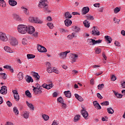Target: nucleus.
<instances>
[{"label": "nucleus", "mask_w": 125, "mask_h": 125, "mask_svg": "<svg viewBox=\"0 0 125 125\" xmlns=\"http://www.w3.org/2000/svg\"><path fill=\"white\" fill-rule=\"evenodd\" d=\"M98 89L101 90L103 88H104V83L100 84L98 85Z\"/></svg>", "instance_id": "4c0bfd02"}, {"label": "nucleus", "mask_w": 125, "mask_h": 125, "mask_svg": "<svg viewBox=\"0 0 125 125\" xmlns=\"http://www.w3.org/2000/svg\"><path fill=\"white\" fill-rule=\"evenodd\" d=\"M37 49L39 52H46L47 51V50L45 47L41 45H38V48Z\"/></svg>", "instance_id": "9d476101"}, {"label": "nucleus", "mask_w": 125, "mask_h": 125, "mask_svg": "<svg viewBox=\"0 0 125 125\" xmlns=\"http://www.w3.org/2000/svg\"><path fill=\"white\" fill-rule=\"evenodd\" d=\"M0 75L3 76V79H4V80L6 79V74H5V73H0Z\"/></svg>", "instance_id": "5fc2aeb1"}, {"label": "nucleus", "mask_w": 125, "mask_h": 125, "mask_svg": "<svg viewBox=\"0 0 125 125\" xmlns=\"http://www.w3.org/2000/svg\"><path fill=\"white\" fill-rule=\"evenodd\" d=\"M27 40L26 39H23L22 40V44H24V45L27 44Z\"/></svg>", "instance_id": "09e8293b"}, {"label": "nucleus", "mask_w": 125, "mask_h": 125, "mask_svg": "<svg viewBox=\"0 0 125 125\" xmlns=\"http://www.w3.org/2000/svg\"><path fill=\"white\" fill-rule=\"evenodd\" d=\"M111 80L112 81H116V80H117V78L116 77V76H115V75H112V77H111Z\"/></svg>", "instance_id": "bf43d9fd"}, {"label": "nucleus", "mask_w": 125, "mask_h": 125, "mask_svg": "<svg viewBox=\"0 0 125 125\" xmlns=\"http://www.w3.org/2000/svg\"><path fill=\"white\" fill-rule=\"evenodd\" d=\"M47 25L50 28V29H53V23L48 22Z\"/></svg>", "instance_id": "c03bdc74"}, {"label": "nucleus", "mask_w": 125, "mask_h": 125, "mask_svg": "<svg viewBox=\"0 0 125 125\" xmlns=\"http://www.w3.org/2000/svg\"><path fill=\"white\" fill-rule=\"evenodd\" d=\"M97 96L98 98H99V99H103V97H102V96H101V95L99 93H98L97 94Z\"/></svg>", "instance_id": "3c124183"}, {"label": "nucleus", "mask_w": 125, "mask_h": 125, "mask_svg": "<svg viewBox=\"0 0 125 125\" xmlns=\"http://www.w3.org/2000/svg\"><path fill=\"white\" fill-rule=\"evenodd\" d=\"M68 53H70V51H66L62 53H61L59 55L61 59H64V58H66L67 57V54Z\"/></svg>", "instance_id": "9b49d317"}, {"label": "nucleus", "mask_w": 125, "mask_h": 125, "mask_svg": "<svg viewBox=\"0 0 125 125\" xmlns=\"http://www.w3.org/2000/svg\"><path fill=\"white\" fill-rule=\"evenodd\" d=\"M115 95L117 96V98H122L123 97V95L121 94H119V93H117L115 92V91H113Z\"/></svg>", "instance_id": "7c9ffc66"}, {"label": "nucleus", "mask_w": 125, "mask_h": 125, "mask_svg": "<svg viewBox=\"0 0 125 125\" xmlns=\"http://www.w3.org/2000/svg\"><path fill=\"white\" fill-rule=\"evenodd\" d=\"M13 111L14 112L16 115H18L19 114V111H18V109L16 106H14L13 108Z\"/></svg>", "instance_id": "c9c22d12"}, {"label": "nucleus", "mask_w": 125, "mask_h": 125, "mask_svg": "<svg viewBox=\"0 0 125 125\" xmlns=\"http://www.w3.org/2000/svg\"><path fill=\"white\" fill-rule=\"evenodd\" d=\"M11 66L9 65H4L3 66V68H4V69H9V70L11 68Z\"/></svg>", "instance_id": "680f3d73"}, {"label": "nucleus", "mask_w": 125, "mask_h": 125, "mask_svg": "<svg viewBox=\"0 0 125 125\" xmlns=\"http://www.w3.org/2000/svg\"><path fill=\"white\" fill-rule=\"evenodd\" d=\"M29 21L31 23H37V24H42L43 23L42 21L39 19L37 17H30L29 18Z\"/></svg>", "instance_id": "7ed1b4c3"}, {"label": "nucleus", "mask_w": 125, "mask_h": 125, "mask_svg": "<svg viewBox=\"0 0 125 125\" xmlns=\"http://www.w3.org/2000/svg\"><path fill=\"white\" fill-rule=\"evenodd\" d=\"M80 118H81V116H80V115H76L75 117H74V122H78V121H79V120H80Z\"/></svg>", "instance_id": "ea45409f"}, {"label": "nucleus", "mask_w": 125, "mask_h": 125, "mask_svg": "<svg viewBox=\"0 0 125 125\" xmlns=\"http://www.w3.org/2000/svg\"><path fill=\"white\" fill-rule=\"evenodd\" d=\"M101 104L102 106H108V105H109V102L105 101L102 103Z\"/></svg>", "instance_id": "58836bf2"}, {"label": "nucleus", "mask_w": 125, "mask_h": 125, "mask_svg": "<svg viewBox=\"0 0 125 125\" xmlns=\"http://www.w3.org/2000/svg\"><path fill=\"white\" fill-rule=\"evenodd\" d=\"M113 21L114 23H118V24H119V23H120V21H121V20H119L117 19L116 18H114L113 19Z\"/></svg>", "instance_id": "de8ad7c7"}, {"label": "nucleus", "mask_w": 125, "mask_h": 125, "mask_svg": "<svg viewBox=\"0 0 125 125\" xmlns=\"http://www.w3.org/2000/svg\"><path fill=\"white\" fill-rule=\"evenodd\" d=\"M64 17L66 19L68 18V19H70V18L72 17V15H71V13L69 12H66L64 14Z\"/></svg>", "instance_id": "393cba45"}, {"label": "nucleus", "mask_w": 125, "mask_h": 125, "mask_svg": "<svg viewBox=\"0 0 125 125\" xmlns=\"http://www.w3.org/2000/svg\"><path fill=\"white\" fill-rule=\"evenodd\" d=\"M64 94L65 95L66 97H67V98H71V96H72L71 91H64Z\"/></svg>", "instance_id": "412c9836"}, {"label": "nucleus", "mask_w": 125, "mask_h": 125, "mask_svg": "<svg viewBox=\"0 0 125 125\" xmlns=\"http://www.w3.org/2000/svg\"><path fill=\"white\" fill-rule=\"evenodd\" d=\"M4 50L6 51V52H9L10 53H12L13 51H12V50H11V48L8 46H5L4 47Z\"/></svg>", "instance_id": "4be33fe9"}, {"label": "nucleus", "mask_w": 125, "mask_h": 125, "mask_svg": "<svg viewBox=\"0 0 125 125\" xmlns=\"http://www.w3.org/2000/svg\"><path fill=\"white\" fill-rule=\"evenodd\" d=\"M81 113L82 114V115L83 116V118L85 119V120H87L88 119V113L85 111L84 110L82 109L81 111Z\"/></svg>", "instance_id": "2eb2a0df"}, {"label": "nucleus", "mask_w": 125, "mask_h": 125, "mask_svg": "<svg viewBox=\"0 0 125 125\" xmlns=\"http://www.w3.org/2000/svg\"><path fill=\"white\" fill-rule=\"evenodd\" d=\"M88 12H89V8L88 7H83L82 11V14L83 15H84L86 14V13H88Z\"/></svg>", "instance_id": "4468645a"}, {"label": "nucleus", "mask_w": 125, "mask_h": 125, "mask_svg": "<svg viewBox=\"0 0 125 125\" xmlns=\"http://www.w3.org/2000/svg\"><path fill=\"white\" fill-rule=\"evenodd\" d=\"M58 101L60 103L62 104L63 102H64V101L63 100V98H62V97H60L57 99Z\"/></svg>", "instance_id": "a18cd8bd"}, {"label": "nucleus", "mask_w": 125, "mask_h": 125, "mask_svg": "<svg viewBox=\"0 0 125 125\" xmlns=\"http://www.w3.org/2000/svg\"><path fill=\"white\" fill-rule=\"evenodd\" d=\"M53 72H54V73H56V74H58V71H57V69L55 68L53 69Z\"/></svg>", "instance_id": "338daca9"}, {"label": "nucleus", "mask_w": 125, "mask_h": 125, "mask_svg": "<svg viewBox=\"0 0 125 125\" xmlns=\"http://www.w3.org/2000/svg\"><path fill=\"white\" fill-rule=\"evenodd\" d=\"M26 105H27L28 107L30 108V109H32V110H34V105L33 104L29 103V102L26 101Z\"/></svg>", "instance_id": "c85d7f7f"}, {"label": "nucleus", "mask_w": 125, "mask_h": 125, "mask_svg": "<svg viewBox=\"0 0 125 125\" xmlns=\"http://www.w3.org/2000/svg\"><path fill=\"white\" fill-rule=\"evenodd\" d=\"M31 74L35 79H36L37 81H39L40 80V75H39V74L37 72H31Z\"/></svg>", "instance_id": "a211bd4d"}, {"label": "nucleus", "mask_w": 125, "mask_h": 125, "mask_svg": "<svg viewBox=\"0 0 125 125\" xmlns=\"http://www.w3.org/2000/svg\"><path fill=\"white\" fill-rule=\"evenodd\" d=\"M0 90L1 94H6L7 93V88L6 86H2Z\"/></svg>", "instance_id": "ddd939ff"}, {"label": "nucleus", "mask_w": 125, "mask_h": 125, "mask_svg": "<svg viewBox=\"0 0 125 125\" xmlns=\"http://www.w3.org/2000/svg\"><path fill=\"white\" fill-rule=\"evenodd\" d=\"M67 39L68 40H72V39H73V38H72V35H68V36H67Z\"/></svg>", "instance_id": "e2e57ef3"}, {"label": "nucleus", "mask_w": 125, "mask_h": 125, "mask_svg": "<svg viewBox=\"0 0 125 125\" xmlns=\"http://www.w3.org/2000/svg\"><path fill=\"white\" fill-rule=\"evenodd\" d=\"M46 65L47 66V69L46 71L48 73H52L53 72V68L51 67V64L50 62H46Z\"/></svg>", "instance_id": "f8f14e48"}, {"label": "nucleus", "mask_w": 125, "mask_h": 125, "mask_svg": "<svg viewBox=\"0 0 125 125\" xmlns=\"http://www.w3.org/2000/svg\"><path fill=\"white\" fill-rule=\"evenodd\" d=\"M87 42H89L90 45H95V44H97V43H101V42H102V40H99L96 41L94 39H88Z\"/></svg>", "instance_id": "39448f33"}, {"label": "nucleus", "mask_w": 125, "mask_h": 125, "mask_svg": "<svg viewBox=\"0 0 125 125\" xmlns=\"http://www.w3.org/2000/svg\"><path fill=\"white\" fill-rule=\"evenodd\" d=\"M0 7H5L6 6V3L4 0H0Z\"/></svg>", "instance_id": "b1692460"}, {"label": "nucleus", "mask_w": 125, "mask_h": 125, "mask_svg": "<svg viewBox=\"0 0 125 125\" xmlns=\"http://www.w3.org/2000/svg\"><path fill=\"white\" fill-rule=\"evenodd\" d=\"M105 39L106 41V42H108V43H111V42H112V38H111V37L109 36H105Z\"/></svg>", "instance_id": "5701e85b"}, {"label": "nucleus", "mask_w": 125, "mask_h": 125, "mask_svg": "<svg viewBox=\"0 0 125 125\" xmlns=\"http://www.w3.org/2000/svg\"><path fill=\"white\" fill-rule=\"evenodd\" d=\"M6 104L7 106H8V107H11V106L12 105V104L9 101L6 102Z\"/></svg>", "instance_id": "864d4df0"}, {"label": "nucleus", "mask_w": 125, "mask_h": 125, "mask_svg": "<svg viewBox=\"0 0 125 125\" xmlns=\"http://www.w3.org/2000/svg\"><path fill=\"white\" fill-rule=\"evenodd\" d=\"M47 0H41L40 1L38 6L43 8L44 11H48V6L47 5Z\"/></svg>", "instance_id": "f257e3e1"}, {"label": "nucleus", "mask_w": 125, "mask_h": 125, "mask_svg": "<svg viewBox=\"0 0 125 125\" xmlns=\"http://www.w3.org/2000/svg\"><path fill=\"white\" fill-rule=\"evenodd\" d=\"M52 87H53V84H52V83L48 85L47 84L46 89H50L51 88H52Z\"/></svg>", "instance_id": "a19ab883"}, {"label": "nucleus", "mask_w": 125, "mask_h": 125, "mask_svg": "<svg viewBox=\"0 0 125 125\" xmlns=\"http://www.w3.org/2000/svg\"><path fill=\"white\" fill-rule=\"evenodd\" d=\"M79 57V55L76 54H72V59L73 60V62H76V60L78 59V58Z\"/></svg>", "instance_id": "cd10ccee"}, {"label": "nucleus", "mask_w": 125, "mask_h": 125, "mask_svg": "<svg viewBox=\"0 0 125 125\" xmlns=\"http://www.w3.org/2000/svg\"><path fill=\"white\" fill-rule=\"evenodd\" d=\"M8 38L5 33H3L2 32H0V41H2V42H7L8 41Z\"/></svg>", "instance_id": "0eeeda50"}, {"label": "nucleus", "mask_w": 125, "mask_h": 125, "mask_svg": "<svg viewBox=\"0 0 125 125\" xmlns=\"http://www.w3.org/2000/svg\"><path fill=\"white\" fill-rule=\"evenodd\" d=\"M62 108H64V109H66V108H67V105L66 104H64V103H62Z\"/></svg>", "instance_id": "4d7b16f0"}, {"label": "nucleus", "mask_w": 125, "mask_h": 125, "mask_svg": "<svg viewBox=\"0 0 125 125\" xmlns=\"http://www.w3.org/2000/svg\"><path fill=\"white\" fill-rule=\"evenodd\" d=\"M38 84V85L37 86V87H34V86L32 87H33V90L34 92V94H35V95L41 94V93H42V91L41 90V89H42V86L39 84Z\"/></svg>", "instance_id": "20e7f679"}, {"label": "nucleus", "mask_w": 125, "mask_h": 125, "mask_svg": "<svg viewBox=\"0 0 125 125\" xmlns=\"http://www.w3.org/2000/svg\"><path fill=\"white\" fill-rule=\"evenodd\" d=\"M101 52V49L100 48H97L96 50V53H97L98 54H99Z\"/></svg>", "instance_id": "6e6d98bb"}, {"label": "nucleus", "mask_w": 125, "mask_h": 125, "mask_svg": "<svg viewBox=\"0 0 125 125\" xmlns=\"http://www.w3.org/2000/svg\"><path fill=\"white\" fill-rule=\"evenodd\" d=\"M58 95V94H57V92H54L53 94V97H57Z\"/></svg>", "instance_id": "774afa93"}, {"label": "nucleus", "mask_w": 125, "mask_h": 125, "mask_svg": "<svg viewBox=\"0 0 125 125\" xmlns=\"http://www.w3.org/2000/svg\"><path fill=\"white\" fill-rule=\"evenodd\" d=\"M23 117L24 119H28L29 118V112H26L23 114Z\"/></svg>", "instance_id": "37998d69"}, {"label": "nucleus", "mask_w": 125, "mask_h": 125, "mask_svg": "<svg viewBox=\"0 0 125 125\" xmlns=\"http://www.w3.org/2000/svg\"><path fill=\"white\" fill-rule=\"evenodd\" d=\"M95 107V108H96V109H98V110H100L101 109V106L100 105V104H98Z\"/></svg>", "instance_id": "603ef678"}, {"label": "nucleus", "mask_w": 125, "mask_h": 125, "mask_svg": "<svg viewBox=\"0 0 125 125\" xmlns=\"http://www.w3.org/2000/svg\"><path fill=\"white\" fill-rule=\"evenodd\" d=\"M71 37H72V39L73 38H77V35L76 34V33L73 32L71 34Z\"/></svg>", "instance_id": "052dcab7"}, {"label": "nucleus", "mask_w": 125, "mask_h": 125, "mask_svg": "<svg viewBox=\"0 0 125 125\" xmlns=\"http://www.w3.org/2000/svg\"><path fill=\"white\" fill-rule=\"evenodd\" d=\"M87 20H93L94 18H93V16H90V15H88L86 16Z\"/></svg>", "instance_id": "79ce46f5"}, {"label": "nucleus", "mask_w": 125, "mask_h": 125, "mask_svg": "<svg viewBox=\"0 0 125 125\" xmlns=\"http://www.w3.org/2000/svg\"><path fill=\"white\" fill-rule=\"evenodd\" d=\"M64 24L65 26L69 27V26H71V25H72V21L67 19L64 21Z\"/></svg>", "instance_id": "dca6fc26"}, {"label": "nucleus", "mask_w": 125, "mask_h": 125, "mask_svg": "<svg viewBox=\"0 0 125 125\" xmlns=\"http://www.w3.org/2000/svg\"><path fill=\"white\" fill-rule=\"evenodd\" d=\"M14 98L16 101H19V99H20V97L19 96V94H17V95H14Z\"/></svg>", "instance_id": "e433bc0d"}, {"label": "nucleus", "mask_w": 125, "mask_h": 125, "mask_svg": "<svg viewBox=\"0 0 125 125\" xmlns=\"http://www.w3.org/2000/svg\"><path fill=\"white\" fill-rule=\"evenodd\" d=\"M9 40L11 45L14 46L17 45V44H18V41H17V40H16L15 38L10 36L9 38Z\"/></svg>", "instance_id": "423d86ee"}, {"label": "nucleus", "mask_w": 125, "mask_h": 125, "mask_svg": "<svg viewBox=\"0 0 125 125\" xmlns=\"http://www.w3.org/2000/svg\"><path fill=\"white\" fill-rule=\"evenodd\" d=\"M27 57L28 59H32L33 58H35V57H36V56L32 54H27Z\"/></svg>", "instance_id": "f704fd0d"}, {"label": "nucleus", "mask_w": 125, "mask_h": 125, "mask_svg": "<svg viewBox=\"0 0 125 125\" xmlns=\"http://www.w3.org/2000/svg\"><path fill=\"white\" fill-rule=\"evenodd\" d=\"M72 30L73 32H75V33H79L80 31H81V28L77 26H72Z\"/></svg>", "instance_id": "f3484780"}, {"label": "nucleus", "mask_w": 125, "mask_h": 125, "mask_svg": "<svg viewBox=\"0 0 125 125\" xmlns=\"http://www.w3.org/2000/svg\"><path fill=\"white\" fill-rule=\"evenodd\" d=\"M25 95L29 98L32 97V94H31V92H30V91L29 90H26L25 91Z\"/></svg>", "instance_id": "72a5a7b5"}, {"label": "nucleus", "mask_w": 125, "mask_h": 125, "mask_svg": "<svg viewBox=\"0 0 125 125\" xmlns=\"http://www.w3.org/2000/svg\"><path fill=\"white\" fill-rule=\"evenodd\" d=\"M13 18L16 20H17V21H20V20H21V18H20V16L16 14H13Z\"/></svg>", "instance_id": "a878e982"}, {"label": "nucleus", "mask_w": 125, "mask_h": 125, "mask_svg": "<svg viewBox=\"0 0 125 125\" xmlns=\"http://www.w3.org/2000/svg\"><path fill=\"white\" fill-rule=\"evenodd\" d=\"M93 28L94 29L92 31V35H93V36H99V35H100V32L98 30V27L94 26Z\"/></svg>", "instance_id": "6e6552de"}, {"label": "nucleus", "mask_w": 125, "mask_h": 125, "mask_svg": "<svg viewBox=\"0 0 125 125\" xmlns=\"http://www.w3.org/2000/svg\"><path fill=\"white\" fill-rule=\"evenodd\" d=\"M36 30L35 29V27L32 26H27V32L30 35H32L34 32H35Z\"/></svg>", "instance_id": "1a4fd4ad"}, {"label": "nucleus", "mask_w": 125, "mask_h": 125, "mask_svg": "<svg viewBox=\"0 0 125 125\" xmlns=\"http://www.w3.org/2000/svg\"><path fill=\"white\" fill-rule=\"evenodd\" d=\"M13 94H14V95L19 94L18 92L16 90H13Z\"/></svg>", "instance_id": "0e129e2a"}, {"label": "nucleus", "mask_w": 125, "mask_h": 125, "mask_svg": "<svg viewBox=\"0 0 125 125\" xmlns=\"http://www.w3.org/2000/svg\"><path fill=\"white\" fill-rule=\"evenodd\" d=\"M84 24V26H85L87 28H89V22L85 20L83 22Z\"/></svg>", "instance_id": "2f4dec72"}, {"label": "nucleus", "mask_w": 125, "mask_h": 125, "mask_svg": "<svg viewBox=\"0 0 125 125\" xmlns=\"http://www.w3.org/2000/svg\"><path fill=\"white\" fill-rule=\"evenodd\" d=\"M59 125V122L56 120H54L53 123L52 125Z\"/></svg>", "instance_id": "8fccbe9b"}, {"label": "nucleus", "mask_w": 125, "mask_h": 125, "mask_svg": "<svg viewBox=\"0 0 125 125\" xmlns=\"http://www.w3.org/2000/svg\"><path fill=\"white\" fill-rule=\"evenodd\" d=\"M42 118L45 121H48L49 120V116H48L46 114H43L42 115Z\"/></svg>", "instance_id": "c756f323"}, {"label": "nucleus", "mask_w": 125, "mask_h": 125, "mask_svg": "<svg viewBox=\"0 0 125 125\" xmlns=\"http://www.w3.org/2000/svg\"><path fill=\"white\" fill-rule=\"evenodd\" d=\"M9 4L12 6H15L17 5V2L13 0H9Z\"/></svg>", "instance_id": "aec40b11"}, {"label": "nucleus", "mask_w": 125, "mask_h": 125, "mask_svg": "<svg viewBox=\"0 0 125 125\" xmlns=\"http://www.w3.org/2000/svg\"><path fill=\"white\" fill-rule=\"evenodd\" d=\"M120 11H121V10L119 7H116L114 10V13H118V12H120Z\"/></svg>", "instance_id": "49530a36"}, {"label": "nucleus", "mask_w": 125, "mask_h": 125, "mask_svg": "<svg viewBox=\"0 0 125 125\" xmlns=\"http://www.w3.org/2000/svg\"><path fill=\"white\" fill-rule=\"evenodd\" d=\"M107 112L108 114H114V109L111 107L107 108Z\"/></svg>", "instance_id": "473e14b6"}, {"label": "nucleus", "mask_w": 125, "mask_h": 125, "mask_svg": "<svg viewBox=\"0 0 125 125\" xmlns=\"http://www.w3.org/2000/svg\"><path fill=\"white\" fill-rule=\"evenodd\" d=\"M72 15H80V13L77 12H73L72 13Z\"/></svg>", "instance_id": "69168bd1"}, {"label": "nucleus", "mask_w": 125, "mask_h": 125, "mask_svg": "<svg viewBox=\"0 0 125 125\" xmlns=\"http://www.w3.org/2000/svg\"><path fill=\"white\" fill-rule=\"evenodd\" d=\"M25 80H26V82H27V83H33L34 82V80L32 79V77L28 75L26 76Z\"/></svg>", "instance_id": "6ab92c4d"}, {"label": "nucleus", "mask_w": 125, "mask_h": 125, "mask_svg": "<svg viewBox=\"0 0 125 125\" xmlns=\"http://www.w3.org/2000/svg\"><path fill=\"white\" fill-rule=\"evenodd\" d=\"M18 30L21 34H26L27 33V25L20 24L18 26Z\"/></svg>", "instance_id": "f03ea898"}, {"label": "nucleus", "mask_w": 125, "mask_h": 125, "mask_svg": "<svg viewBox=\"0 0 125 125\" xmlns=\"http://www.w3.org/2000/svg\"><path fill=\"white\" fill-rule=\"evenodd\" d=\"M114 43L116 46H120V42H119L115 41Z\"/></svg>", "instance_id": "13d9d810"}, {"label": "nucleus", "mask_w": 125, "mask_h": 125, "mask_svg": "<svg viewBox=\"0 0 125 125\" xmlns=\"http://www.w3.org/2000/svg\"><path fill=\"white\" fill-rule=\"evenodd\" d=\"M18 79H19L20 81L23 80V78H24V76L23 75V73L19 72V74H18Z\"/></svg>", "instance_id": "bb28decb"}]
</instances>
